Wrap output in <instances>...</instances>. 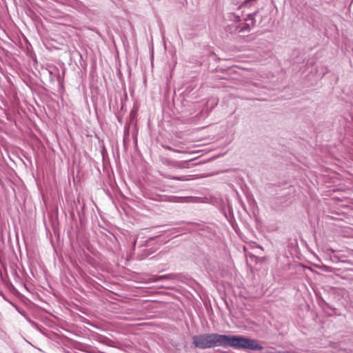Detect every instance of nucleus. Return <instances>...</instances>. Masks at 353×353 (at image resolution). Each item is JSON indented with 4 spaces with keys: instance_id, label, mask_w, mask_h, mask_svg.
Wrapping results in <instances>:
<instances>
[{
    "instance_id": "nucleus-1",
    "label": "nucleus",
    "mask_w": 353,
    "mask_h": 353,
    "mask_svg": "<svg viewBox=\"0 0 353 353\" xmlns=\"http://www.w3.org/2000/svg\"><path fill=\"white\" fill-rule=\"evenodd\" d=\"M193 343L201 349L210 348L214 346L232 347L236 349H250L261 350L263 347L256 341L241 336H230L219 334H204L193 337Z\"/></svg>"
},
{
    "instance_id": "nucleus-2",
    "label": "nucleus",
    "mask_w": 353,
    "mask_h": 353,
    "mask_svg": "<svg viewBox=\"0 0 353 353\" xmlns=\"http://www.w3.org/2000/svg\"><path fill=\"white\" fill-rule=\"evenodd\" d=\"M170 179L178 180V181H186L188 179L186 176H172Z\"/></svg>"
},
{
    "instance_id": "nucleus-3",
    "label": "nucleus",
    "mask_w": 353,
    "mask_h": 353,
    "mask_svg": "<svg viewBox=\"0 0 353 353\" xmlns=\"http://www.w3.org/2000/svg\"><path fill=\"white\" fill-rule=\"evenodd\" d=\"M163 278H164V276H160L157 277L156 279H152V281H153V282H155V281H157L161 280V279H163Z\"/></svg>"
}]
</instances>
